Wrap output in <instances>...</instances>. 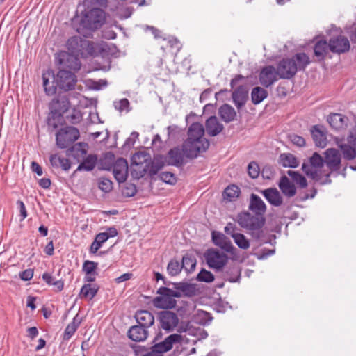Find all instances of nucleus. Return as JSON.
Segmentation results:
<instances>
[{"label":"nucleus","mask_w":356,"mask_h":356,"mask_svg":"<svg viewBox=\"0 0 356 356\" xmlns=\"http://www.w3.org/2000/svg\"><path fill=\"white\" fill-rule=\"evenodd\" d=\"M204 131L203 125L199 122H194L189 127L188 138L182 145V150L186 157L196 158L209 148L210 143L204 137Z\"/></svg>","instance_id":"1"},{"label":"nucleus","mask_w":356,"mask_h":356,"mask_svg":"<svg viewBox=\"0 0 356 356\" xmlns=\"http://www.w3.org/2000/svg\"><path fill=\"white\" fill-rule=\"evenodd\" d=\"M237 221L240 226L258 243H268L269 239L263 229L266 222L264 216L249 211H243L238 214Z\"/></svg>","instance_id":"2"},{"label":"nucleus","mask_w":356,"mask_h":356,"mask_svg":"<svg viewBox=\"0 0 356 356\" xmlns=\"http://www.w3.org/2000/svg\"><path fill=\"white\" fill-rule=\"evenodd\" d=\"M310 63V58L304 52L297 53L291 58H284L277 65L279 78L290 79L298 71H305Z\"/></svg>","instance_id":"3"},{"label":"nucleus","mask_w":356,"mask_h":356,"mask_svg":"<svg viewBox=\"0 0 356 356\" xmlns=\"http://www.w3.org/2000/svg\"><path fill=\"white\" fill-rule=\"evenodd\" d=\"M310 164L304 163L302 165V170L307 176L311 177L316 181H319L321 184H328L331 183L330 178V172H327L323 178L319 169L325 163V159L317 152L313 154L309 159Z\"/></svg>","instance_id":"4"},{"label":"nucleus","mask_w":356,"mask_h":356,"mask_svg":"<svg viewBox=\"0 0 356 356\" xmlns=\"http://www.w3.org/2000/svg\"><path fill=\"white\" fill-rule=\"evenodd\" d=\"M68 51L81 58L95 56L96 50L95 44L80 36H73L68 39L67 44Z\"/></svg>","instance_id":"5"},{"label":"nucleus","mask_w":356,"mask_h":356,"mask_svg":"<svg viewBox=\"0 0 356 356\" xmlns=\"http://www.w3.org/2000/svg\"><path fill=\"white\" fill-rule=\"evenodd\" d=\"M157 293L159 296H156L153 300L154 305L157 308L161 309H172L175 307L177 301L174 298H179L180 294L175 293L173 289L168 287H160Z\"/></svg>","instance_id":"6"},{"label":"nucleus","mask_w":356,"mask_h":356,"mask_svg":"<svg viewBox=\"0 0 356 356\" xmlns=\"http://www.w3.org/2000/svg\"><path fill=\"white\" fill-rule=\"evenodd\" d=\"M157 320L159 327L165 332H180L179 318L175 312L169 310L161 311L158 313Z\"/></svg>","instance_id":"7"},{"label":"nucleus","mask_w":356,"mask_h":356,"mask_svg":"<svg viewBox=\"0 0 356 356\" xmlns=\"http://www.w3.org/2000/svg\"><path fill=\"white\" fill-rule=\"evenodd\" d=\"M79 138V131L74 127H65L60 129L56 135L57 146L65 149L72 145Z\"/></svg>","instance_id":"8"},{"label":"nucleus","mask_w":356,"mask_h":356,"mask_svg":"<svg viewBox=\"0 0 356 356\" xmlns=\"http://www.w3.org/2000/svg\"><path fill=\"white\" fill-rule=\"evenodd\" d=\"M204 258L209 267L216 271H220L228 261V257L225 253L213 249L208 250Z\"/></svg>","instance_id":"9"},{"label":"nucleus","mask_w":356,"mask_h":356,"mask_svg":"<svg viewBox=\"0 0 356 356\" xmlns=\"http://www.w3.org/2000/svg\"><path fill=\"white\" fill-rule=\"evenodd\" d=\"M104 162H102V168L110 170L113 169V173L115 179L118 183H124L128 176V163L125 159L119 158L113 164L108 163L104 165Z\"/></svg>","instance_id":"10"},{"label":"nucleus","mask_w":356,"mask_h":356,"mask_svg":"<svg viewBox=\"0 0 356 356\" xmlns=\"http://www.w3.org/2000/svg\"><path fill=\"white\" fill-rule=\"evenodd\" d=\"M54 79L56 86L64 91H69L74 89L77 81L76 76L70 71L60 70L58 72Z\"/></svg>","instance_id":"11"},{"label":"nucleus","mask_w":356,"mask_h":356,"mask_svg":"<svg viewBox=\"0 0 356 356\" xmlns=\"http://www.w3.org/2000/svg\"><path fill=\"white\" fill-rule=\"evenodd\" d=\"M183 337L179 334H172L167 337L163 341L154 344L151 350L159 355L172 349L173 345L181 343Z\"/></svg>","instance_id":"12"},{"label":"nucleus","mask_w":356,"mask_h":356,"mask_svg":"<svg viewBox=\"0 0 356 356\" xmlns=\"http://www.w3.org/2000/svg\"><path fill=\"white\" fill-rule=\"evenodd\" d=\"M81 56L70 51H62L58 54V63L63 67L78 71L80 70L81 64L79 60Z\"/></svg>","instance_id":"13"},{"label":"nucleus","mask_w":356,"mask_h":356,"mask_svg":"<svg viewBox=\"0 0 356 356\" xmlns=\"http://www.w3.org/2000/svg\"><path fill=\"white\" fill-rule=\"evenodd\" d=\"M145 32H150L156 40H162L163 41H167L169 44V46L175 49L177 51H179L181 49V44L179 41L170 35H168L164 33L162 31L155 28L153 26H146L145 28Z\"/></svg>","instance_id":"14"},{"label":"nucleus","mask_w":356,"mask_h":356,"mask_svg":"<svg viewBox=\"0 0 356 356\" xmlns=\"http://www.w3.org/2000/svg\"><path fill=\"white\" fill-rule=\"evenodd\" d=\"M350 44L348 39L341 35L332 37L329 40V49L332 53L343 54L349 51Z\"/></svg>","instance_id":"15"},{"label":"nucleus","mask_w":356,"mask_h":356,"mask_svg":"<svg viewBox=\"0 0 356 356\" xmlns=\"http://www.w3.org/2000/svg\"><path fill=\"white\" fill-rule=\"evenodd\" d=\"M277 69L273 65L263 67L259 73V83L265 88H268L277 81Z\"/></svg>","instance_id":"16"},{"label":"nucleus","mask_w":356,"mask_h":356,"mask_svg":"<svg viewBox=\"0 0 356 356\" xmlns=\"http://www.w3.org/2000/svg\"><path fill=\"white\" fill-rule=\"evenodd\" d=\"M83 19L81 22L99 23L105 22L106 19V12L99 8L85 10L83 13Z\"/></svg>","instance_id":"17"},{"label":"nucleus","mask_w":356,"mask_h":356,"mask_svg":"<svg viewBox=\"0 0 356 356\" xmlns=\"http://www.w3.org/2000/svg\"><path fill=\"white\" fill-rule=\"evenodd\" d=\"M325 163L331 172L337 171L341 165V154L334 148L327 149L325 153Z\"/></svg>","instance_id":"18"},{"label":"nucleus","mask_w":356,"mask_h":356,"mask_svg":"<svg viewBox=\"0 0 356 356\" xmlns=\"http://www.w3.org/2000/svg\"><path fill=\"white\" fill-rule=\"evenodd\" d=\"M184 156L182 148L175 147L168 151L165 161L168 165L179 168L184 164Z\"/></svg>","instance_id":"19"},{"label":"nucleus","mask_w":356,"mask_h":356,"mask_svg":"<svg viewBox=\"0 0 356 356\" xmlns=\"http://www.w3.org/2000/svg\"><path fill=\"white\" fill-rule=\"evenodd\" d=\"M172 284L175 289L174 292L180 294L179 298L193 297L197 294L196 286L194 284L180 282Z\"/></svg>","instance_id":"20"},{"label":"nucleus","mask_w":356,"mask_h":356,"mask_svg":"<svg viewBox=\"0 0 356 356\" xmlns=\"http://www.w3.org/2000/svg\"><path fill=\"white\" fill-rule=\"evenodd\" d=\"M233 102L238 109L241 108L248 99V90L245 86H239L232 94Z\"/></svg>","instance_id":"21"},{"label":"nucleus","mask_w":356,"mask_h":356,"mask_svg":"<svg viewBox=\"0 0 356 356\" xmlns=\"http://www.w3.org/2000/svg\"><path fill=\"white\" fill-rule=\"evenodd\" d=\"M165 165L163 159L161 156H156L148 161V163L143 168V174H147L149 176L152 177L157 175Z\"/></svg>","instance_id":"22"},{"label":"nucleus","mask_w":356,"mask_h":356,"mask_svg":"<svg viewBox=\"0 0 356 356\" xmlns=\"http://www.w3.org/2000/svg\"><path fill=\"white\" fill-rule=\"evenodd\" d=\"M248 209L253 213L264 216L266 205L259 195L252 193L250 197Z\"/></svg>","instance_id":"23"},{"label":"nucleus","mask_w":356,"mask_h":356,"mask_svg":"<svg viewBox=\"0 0 356 356\" xmlns=\"http://www.w3.org/2000/svg\"><path fill=\"white\" fill-rule=\"evenodd\" d=\"M260 193L273 206L280 207L282 205L283 202V198L277 188H268L264 190H261Z\"/></svg>","instance_id":"24"},{"label":"nucleus","mask_w":356,"mask_h":356,"mask_svg":"<svg viewBox=\"0 0 356 356\" xmlns=\"http://www.w3.org/2000/svg\"><path fill=\"white\" fill-rule=\"evenodd\" d=\"M147 329L138 325H133L128 331V337L134 341H143L149 334Z\"/></svg>","instance_id":"25"},{"label":"nucleus","mask_w":356,"mask_h":356,"mask_svg":"<svg viewBox=\"0 0 356 356\" xmlns=\"http://www.w3.org/2000/svg\"><path fill=\"white\" fill-rule=\"evenodd\" d=\"M135 318L138 325L149 328L154 325V317L147 310H140L136 312Z\"/></svg>","instance_id":"26"},{"label":"nucleus","mask_w":356,"mask_h":356,"mask_svg":"<svg viewBox=\"0 0 356 356\" xmlns=\"http://www.w3.org/2000/svg\"><path fill=\"white\" fill-rule=\"evenodd\" d=\"M224 129V126L218 121L216 116L209 118L205 123V129L210 136L218 135Z\"/></svg>","instance_id":"27"},{"label":"nucleus","mask_w":356,"mask_h":356,"mask_svg":"<svg viewBox=\"0 0 356 356\" xmlns=\"http://www.w3.org/2000/svg\"><path fill=\"white\" fill-rule=\"evenodd\" d=\"M73 28L81 35L84 39L92 37V33L100 28L103 24H72Z\"/></svg>","instance_id":"28"},{"label":"nucleus","mask_w":356,"mask_h":356,"mask_svg":"<svg viewBox=\"0 0 356 356\" xmlns=\"http://www.w3.org/2000/svg\"><path fill=\"white\" fill-rule=\"evenodd\" d=\"M348 120V118L341 113H332L327 117L330 125L336 130L344 129Z\"/></svg>","instance_id":"29"},{"label":"nucleus","mask_w":356,"mask_h":356,"mask_svg":"<svg viewBox=\"0 0 356 356\" xmlns=\"http://www.w3.org/2000/svg\"><path fill=\"white\" fill-rule=\"evenodd\" d=\"M311 133L313 140L316 146L324 147L327 145V137L323 130V127L319 125H314L311 129Z\"/></svg>","instance_id":"30"},{"label":"nucleus","mask_w":356,"mask_h":356,"mask_svg":"<svg viewBox=\"0 0 356 356\" xmlns=\"http://www.w3.org/2000/svg\"><path fill=\"white\" fill-rule=\"evenodd\" d=\"M278 186L282 193L287 197H293L296 193L294 184L285 175L281 177Z\"/></svg>","instance_id":"31"},{"label":"nucleus","mask_w":356,"mask_h":356,"mask_svg":"<svg viewBox=\"0 0 356 356\" xmlns=\"http://www.w3.org/2000/svg\"><path fill=\"white\" fill-rule=\"evenodd\" d=\"M218 114L220 118L226 123L232 122L236 116V112L234 108L227 104H225L219 108Z\"/></svg>","instance_id":"32"},{"label":"nucleus","mask_w":356,"mask_h":356,"mask_svg":"<svg viewBox=\"0 0 356 356\" xmlns=\"http://www.w3.org/2000/svg\"><path fill=\"white\" fill-rule=\"evenodd\" d=\"M54 75L51 72H47L42 74V81H43V86L44 89L45 93L49 95H53L56 94L57 90V86L54 81L50 82L49 79L51 77L54 78Z\"/></svg>","instance_id":"33"},{"label":"nucleus","mask_w":356,"mask_h":356,"mask_svg":"<svg viewBox=\"0 0 356 356\" xmlns=\"http://www.w3.org/2000/svg\"><path fill=\"white\" fill-rule=\"evenodd\" d=\"M87 145L86 143H79L72 147H70L67 150V154L69 156H72L74 159H80L86 156L87 154Z\"/></svg>","instance_id":"34"},{"label":"nucleus","mask_w":356,"mask_h":356,"mask_svg":"<svg viewBox=\"0 0 356 356\" xmlns=\"http://www.w3.org/2000/svg\"><path fill=\"white\" fill-rule=\"evenodd\" d=\"M51 165L56 168H62L65 171H67L70 167L71 163L68 159L63 157L58 154H54L50 156Z\"/></svg>","instance_id":"35"},{"label":"nucleus","mask_w":356,"mask_h":356,"mask_svg":"<svg viewBox=\"0 0 356 356\" xmlns=\"http://www.w3.org/2000/svg\"><path fill=\"white\" fill-rule=\"evenodd\" d=\"M83 161L79 165L77 171H91L92 170L97 163V156L95 154H89L83 158Z\"/></svg>","instance_id":"36"},{"label":"nucleus","mask_w":356,"mask_h":356,"mask_svg":"<svg viewBox=\"0 0 356 356\" xmlns=\"http://www.w3.org/2000/svg\"><path fill=\"white\" fill-rule=\"evenodd\" d=\"M280 164L284 168H295L299 165L297 158L292 154H281L280 156Z\"/></svg>","instance_id":"37"},{"label":"nucleus","mask_w":356,"mask_h":356,"mask_svg":"<svg viewBox=\"0 0 356 356\" xmlns=\"http://www.w3.org/2000/svg\"><path fill=\"white\" fill-rule=\"evenodd\" d=\"M268 97V92L264 88L256 86L251 92V99L254 104H260Z\"/></svg>","instance_id":"38"},{"label":"nucleus","mask_w":356,"mask_h":356,"mask_svg":"<svg viewBox=\"0 0 356 356\" xmlns=\"http://www.w3.org/2000/svg\"><path fill=\"white\" fill-rule=\"evenodd\" d=\"M196 266V259L191 254H186L181 260V268L187 273L193 272Z\"/></svg>","instance_id":"39"},{"label":"nucleus","mask_w":356,"mask_h":356,"mask_svg":"<svg viewBox=\"0 0 356 356\" xmlns=\"http://www.w3.org/2000/svg\"><path fill=\"white\" fill-rule=\"evenodd\" d=\"M224 278L230 282H236L238 281L240 277V270L238 267L234 264L227 267L224 273Z\"/></svg>","instance_id":"40"},{"label":"nucleus","mask_w":356,"mask_h":356,"mask_svg":"<svg viewBox=\"0 0 356 356\" xmlns=\"http://www.w3.org/2000/svg\"><path fill=\"white\" fill-rule=\"evenodd\" d=\"M151 159V156L146 152H138L135 153L131 157V165L140 166L145 164V165Z\"/></svg>","instance_id":"41"},{"label":"nucleus","mask_w":356,"mask_h":356,"mask_svg":"<svg viewBox=\"0 0 356 356\" xmlns=\"http://www.w3.org/2000/svg\"><path fill=\"white\" fill-rule=\"evenodd\" d=\"M108 240V236L104 232H100L95 236V240L90 248V253H96L102 245Z\"/></svg>","instance_id":"42"},{"label":"nucleus","mask_w":356,"mask_h":356,"mask_svg":"<svg viewBox=\"0 0 356 356\" xmlns=\"http://www.w3.org/2000/svg\"><path fill=\"white\" fill-rule=\"evenodd\" d=\"M329 49V42L325 40L318 41L314 47V55L320 59H323L327 54Z\"/></svg>","instance_id":"43"},{"label":"nucleus","mask_w":356,"mask_h":356,"mask_svg":"<svg viewBox=\"0 0 356 356\" xmlns=\"http://www.w3.org/2000/svg\"><path fill=\"white\" fill-rule=\"evenodd\" d=\"M98 291V287L91 284H85L81 289L80 296L81 297L92 299Z\"/></svg>","instance_id":"44"},{"label":"nucleus","mask_w":356,"mask_h":356,"mask_svg":"<svg viewBox=\"0 0 356 356\" xmlns=\"http://www.w3.org/2000/svg\"><path fill=\"white\" fill-rule=\"evenodd\" d=\"M240 192V189L237 186H228L223 193L224 199L229 202L234 201L239 196Z\"/></svg>","instance_id":"45"},{"label":"nucleus","mask_w":356,"mask_h":356,"mask_svg":"<svg viewBox=\"0 0 356 356\" xmlns=\"http://www.w3.org/2000/svg\"><path fill=\"white\" fill-rule=\"evenodd\" d=\"M287 175L291 177L293 181L302 188H306L307 186V181L305 177L298 172L288 170Z\"/></svg>","instance_id":"46"},{"label":"nucleus","mask_w":356,"mask_h":356,"mask_svg":"<svg viewBox=\"0 0 356 356\" xmlns=\"http://www.w3.org/2000/svg\"><path fill=\"white\" fill-rule=\"evenodd\" d=\"M113 106L115 109L120 113L123 112L127 113L131 110L129 101L126 98L121 99L118 101H114Z\"/></svg>","instance_id":"47"},{"label":"nucleus","mask_w":356,"mask_h":356,"mask_svg":"<svg viewBox=\"0 0 356 356\" xmlns=\"http://www.w3.org/2000/svg\"><path fill=\"white\" fill-rule=\"evenodd\" d=\"M343 157L347 160H352L356 156V148L349 144H343L339 145Z\"/></svg>","instance_id":"48"},{"label":"nucleus","mask_w":356,"mask_h":356,"mask_svg":"<svg viewBox=\"0 0 356 356\" xmlns=\"http://www.w3.org/2000/svg\"><path fill=\"white\" fill-rule=\"evenodd\" d=\"M235 243L241 249L247 250L250 247V242L244 234L238 233L232 236Z\"/></svg>","instance_id":"49"},{"label":"nucleus","mask_w":356,"mask_h":356,"mask_svg":"<svg viewBox=\"0 0 356 356\" xmlns=\"http://www.w3.org/2000/svg\"><path fill=\"white\" fill-rule=\"evenodd\" d=\"M181 264L177 260H171L167 266V271L171 276H176L181 272Z\"/></svg>","instance_id":"50"},{"label":"nucleus","mask_w":356,"mask_h":356,"mask_svg":"<svg viewBox=\"0 0 356 356\" xmlns=\"http://www.w3.org/2000/svg\"><path fill=\"white\" fill-rule=\"evenodd\" d=\"M159 179L170 185H175L177 183V177L170 172H162L159 175Z\"/></svg>","instance_id":"51"},{"label":"nucleus","mask_w":356,"mask_h":356,"mask_svg":"<svg viewBox=\"0 0 356 356\" xmlns=\"http://www.w3.org/2000/svg\"><path fill=\"white\" fill-rule=\"evenodd\" d=\"M197 280L209 283L214 280V275L210 271L202 269L197 275Z\"/></svg>","instance_id":"52"},{"label":"nucleus","mask_w":356,"mask_h":356,"mask_svg":"<svg viewBox=\"0 0 356 356\" xmlns=\"http://www.w3.org/2000/svg\"><path fill=\"white\" fill-rule=\"evenodd\" d=\"M99 188L105 193L110 192L113 188L112 181L105 177H101L98 181Z\"/></svg>","instance_id":"53"},{"label":"nucleus","mask_w":356,"mask_h":356,"mask_svg":"<svg viewBox=\"0 0 356 356\" xmlns=\"http://www.w3.org/2000/svg\"><path fill=\"white\" fill-rule=\"evenodd\" d=\"M122 192L125 197H133L137 192L136 186L134 184L126 183L122 188Z\"/></svg>","instance_id":"54"},{"label":"nucleus","mask_w":356,"mask_h":356,"mask_svg":"<svg viewBox=\"0 0 356 356\" xmlns=\"http://www.w3.org/2000/svg\"><path fill=\"white\" fill-rule=\"evenodd\" d=\"M248 173L251 178H257L260 173L259 165L254 161L250 162L248 166Z\"/></svg>","instance_id":"55"},{"label":"nucleus","mask_w":356,"mask_h":356,"mask_svg":"<svg viewBox=\"0 0 356 356\" xmlns=\"http://www.w3.org/2000/svg\"><path fill=\"white\" fill-rule=\"evenodd\" d=\"M97 267V263L87 260L83 264V270L86 274H91V273L95 272Z\"/></svg>","instance_id":"56"},{"label":"nucleus","mask_w":356,"mask_h":356,"mask_svg":"<svg viewBox=\"0 0 356 356\" xmlns=\"http://www.w3.org/2000/svg\"><path fill=\"white\" fill-rule=\"evenodd\" d=\"M225 239H227V238L223 234L218 232H212V240L215 245L220 247Z\"/></svg>","instance_id":"57"},{"label":"nucleus","mask_w":356,"mask_h":356,"mask_svg":"<svg viewBox=\"0 0 356 356\" xmlns=\"http://www.w3.org/2000/svg\"><path fill=\"white\" fill-rule=\"evenodd\" d=\"M81 113L76 111H74L67 116V119L71 124H77L81 121Z\"/></svg>","instance_id":"58"},{"label":"nucleus","mask_w":356,"mask_h":356,"mask_svg":"<svg viewBox=\"0 0 356 356\" xmlns=\"http://www.w3.org/2000/svg\"><path fill=\"white\" fill-rule=\"evenodd\" d=\"M19 277L21 280L24 281H29L33 277V270L29 268L24 271H22L19 273Z\"/></svg>","instance_id":"59"},{"label":"nucleus","mask_w":356,"mask_h":356,"mask_svg":"<svg viewBox=\"0 0 356 356\" xmlns=\"http://www.w3.org/2000/svg\"><path fill=\"white\" fill-rule=\"evenodd\" d=\"M290 140L294 145L298 147H302L305 144V139L302 136L296 134L290 136Z\"/></svg>","instance_id":"60"},{"label":"nucleus","mask_w":356,"mask_h":356,"mask_svg":"<svg viewBox=\"0 0 356 356\" xmlns=\"http://www.w3.org/2000/svg\"><path fill=\"white\" fill-rule=\"evenodd\" d=\"M16 204L20 213L22 218L21 220H23L27 217V211L25 204L22 200H17Z\"/></svg>","instance_id":"61"},{"label":"nucleus","mask_w":356,"mask_h":356,"mask_svg":"<svg viewBox=\"0 0 356 356\" xmlns=\"http://www.w3.org/2000/svg\"><path fill=\"white\" fill-rule=\"evenodd\" d=\"M237 227L236 225L232 222H229L227 224V225L225 227V232L232 237V236L237 234L236 232Z\"/></svg>","instance_id":"62"},{"label":"nucleus","mask_w":356,"mask_h":356,"mask_svg":"<svg viewBox=\"0 0 356 356\" xmlns=\"http://www.w3.org/2000/svg\"><path fill=\"white\" fill-rule=\"evenodd\" d=\"M220 247L227 252L232 253L234 250H236V248L232 244L231 241L227 238L225 240Z\"/></svg>","instance_id":"63"},{"label":"nucleus","mask_w":356,"mask_h":356,"mask_svg":"<svg viewBox=\"0 0 356 356\" xmlns=\"http://www.w3.org/2000/svg\"><path fill=\"white\" fill-rule=\"evenodd\" d=\"M82 321L83 318L80 316L79 314H77L73 318L72 321L68 325L76 330L79 327L80 324L81 323Z\"/></svg>","instance_id":"64"}]
</instances>
